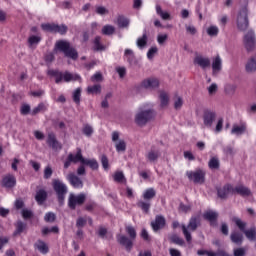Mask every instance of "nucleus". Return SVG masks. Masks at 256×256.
<instances>
[{"label":"nucleus","instance_id":"nucleus-1","mask_svg":"<svg viewBox=\"0 0 256 256\" xmlns=\"http://www.w3.org/2000/svg\"><path fill=\"white\" fill-rule=\"evenodd\" d=\"M47 75H49L50 77H55V83L57 85H59V83H62V81H64V83H71V81H78L79 83H81L83 81L81 75L71 73L69 71L62 72L59 70L50 69L47 71Z\"/></svg>","mask_w":256,"mask_h":256},{"label":"nucleus","instance_id":"nucleus-2","mask_svg":"<svg viewBox=\"0 0 256 256\" xmlns=\"http://www.w3.org/2000/svg\"><path fill=\"white\" fill-rule=\"evenodd\" d=\"M54 50L60 51V53H63L65 57L72 59V61L79 59V52H77V49L71 47V43L68 41L58 40L55 43Z\"/></svg>","mask_w":256,"mask_h":256},{"label":"nucleus","instance_id":"nucleus-3","mask_svg":"<svg viewBox=\"0 0 256 256\" xmlns=\"http://www.w3.org/2000/svg\"><path fill=\"white\" fill-rule=\"evenodd\" d=\"M201 225V217L195 215L192 216L189 220L188 226L182 225V233L187 241V243H191L193 237L191 236L190 231H197V228ZM190 231H189V230Z\"/></svg>","mask_w":256,"mask_h":256},{"label":"nucleus","instance_id":"nucleus-4","mask_svg":"<svg viewBox=\"0 0 256 256\" xmlns=\"http://www.w3.org/2000/svg\"><path fill=\"white\" fill-rule=\"evenodd\" d=\"M52 187L57 195V200L59 205L65 203V195H67V185L59 179H54L52 181Z\"/></svg>","mask_w":256,"mask_h":256},{"label":"nucleus","instance_id":"nucleus-5","mask_svg":"<svg viewBox=\"0 0 256 256\" xmlns=\"http://www.w3.org/2000/svg\"><path fill=\"white\" fill-rule=\"evenodd\" d=\"M207 172L205 170L198 168L196 170H190L186 172V177H188L189 181L195 183L196 185H203L205 183V176Z\"/></svg>","mask_w":256,"mask_h":256},{"label":"nucleus","instance_id":"nucleus-6","mask_svg":"<svg viewBox=\"0 0 256 256\" xmlns=\"http://www.w3.org/2000/svg\"><path fill=\"white\" fill-rule=\"evenodd\" d=\"M153 117V110H142L136 114L135 123L136 125H139V127H144V125H147V123H149Z\"/></svg>","mask_w":256,"mask_h":256},{"label":"nucleus","instance_id":"nucleus-7","mask_svg":"<svg viewBox=\"0 0 256 256\" xmlns=\"http://www.w3.org/2000/svg\"><path fill=\"white\" fill-rule=\"evenodd\" d=\"M248 10L246 7L242 8L237 17V28L239 31H247L249 28V17L247 16Z\"/></svg>","mask_w":256,"mask_h":256},{"label":"nucleus","instance_id":"nucleus-8","mask_svg":"<svg viewBox=\"0 0 256 256\" xmlns=\"http://www.w3.org/2000/svg\"><path fill=\"white\" fill-rule=\"evenodd\" d=\"M87 196L85 193H80L78 195L70 194L68 198V207L71 211H75L77 209V205L81 206L85 203Z\"/></svg>","mask_w":256,"mask_h":256},{"label":"nucleus","instance_id":"nucleus-9","mask_svg":"<svg viewBox=\"0 0 256 256\" xmlns=\"http://www.w3.org/2000/svg\"><path fill=\"white\" fill-rule=\"evenodd\" d=\"M202 119L204 126L211 129L213 127V123H215V119H217V113L213 110L206 109L203 112Z\"/></svg>","mask_w":256,"mask_h":256},{"label":"nucleus","instance_id":"nucleus-10","mask_svg":"<svg viewBox=\"0 0 256 256\" xmlns=\"http://www.w3.org/2000/svg\"><path fill=\"white\" fill-rule=\"evenodd\" d=\"M71 163H81V148H77V152L68 154L66 160L64 161V169H69Z\"/></svg>","mask_w":256,"mask_h":256},{"label":"nucleus","instance_id":"nucleus-11","mask_svg":"<svg viewBox=\"0 0 256 256\" xmlns=\"http://www.w3.org/2000/svg\"><path fill=\"white\" fill-rule=\"evenodd\" d=\"M46 143L54 151H57V149H63L61 142H59V140H57V135H55V132L48 133Z\"/></svg>","mask_w":256,"mask_h":256},{"label":"nucleus","instance_id":"nucleus-12","mask_svg":"<svg viewBox=\"0 0 256 256\" xmlns=\"http://www.w3.org/2000/svg\"><path fill=\"white\" fill-rule=\"evenodd\" d=\"M217 195L220 199H227L229 195H234L233 185L226 184L221 188H217Z\"/></svg>","mask_w":256,"mask_h":256},{"label":"nucleus","instance_id":"nucleus-13","mask_svg":"<svg viewBox=\"0 0 256 256\" xmlns=\"http://www.w3.org/2000/svg\"><path fill=\"white\" fill-rule=\"evenodd\" d=\"M0 185L6 189H13L17 185V178L13 174H8L2 178Z\"/></svg>","mask_w":256,"mask_h":256},{"label":"nucleus","instance_id":"nucleus-14","mask_svg":"<svg viewBox=\"0 0 256 256\" xmlns=\"http://www.w3.org/2000/svg\"><path fill=\"white\" fill-rule=\"evenodd\" d=\"M244 45L247 51H253L255 49V32L248 31L244 36Z\"/></svg>","mask_w":256,"mask_h":256},{"label":"nucleus","instance_id":"nucleus-15","mask_svg":"<svg viewBox=\"0 0 256 256\" xmlns=\"http://www.w3.org/2000/svg\"><path fill=\"white\" fill-rule=\"evenodd\" d=\"M67 181L74 189H83V180H81V178L74 173L68 174Z\"/></svg>","mask_w":256,"mask_h":256},{"label":"nucleus","instance_id":"nucleus-16","mask_svg":"<svg viewBox=\"0 0 256 256\" xmlns=\"http://www.w3.org/2000/svg\"><path fill=\"white\" fill-rule=\"evenodd\" d=\"M80 163L82 165H86L87 167H90L92 171H97L99 169V162H97V159L92 158V159H87L83 157V152H81V158H80Z\"/></svg>","mask_w":256,"mask_h":256},{"label":"nucleus","instance_id":"nucleus-17","mask_svg":"<svg viewBox=\"0 0 256 256\" xmlns=\"http://www.w3.org/2000/svg\"><path fill=\"white\" fill-rule=\"evenodd\" d=\"M117 241L122 247H125L126 251L130 253L131 249H133V241L129 239L125 235H118Z\"/></svg>","mask_w":256,"mask_h":256},{"label":"nucleus","instance_id":"nucleus-18","mask_svg":"<svg viewBox=\"0 0 256 256\" xmlns=\"http://www.w3.org/2000/svg\"><path fill=\"white\" fill-rule=\"evenodd\" d=\"M165 225H166L165 217L161 215H157L155 217V221L151 222V227L155 232L161 231V229H163Z\"/></svg>","mask_w":256,"mask_h":256},{"label":"nucleus","instance_id":"nucleus-19","mask_svg":"<svg viewBox=\"0 0 256 256\" xmlns=\"http://www.w3.org/2000/svg\"><path fill=\"white\" fill-rule=\"evenodd\" d=\"M219 217V213L215 212V211H207L203 214V218L206 221H209L210 225L212 227H217V219Z\"/></svg>","mask_w":256,"mask_h":256},{"label":"nucleus","instance_id":"nucleus-20","mask_svg":"<svg viewBox=\"0 0 256 256\" xmlns=\"http://www.w3.org/2000/svg\"><path fill=\"white\" fill-rule=\"evenodd\" d=\"M194 65H198L201 69L205 70L208 67H211V60L207 57L196 56L194 58Z\"/></svg>","mask_w":256,"mask_h":256},{"label":"nucleus","instance_id":"nucleus-21","mask_svg":"<svg viewBox=\"0 0 256 256\" xmlns=\"http://www.w3.org/2000/svg\"><path fill=\"white\" fill-rule=\"evenodd\" d=\"M234 195H240V197H251L252 192L247 186L238 185L234 188Z\"/></svg>","mask_w":256,"mask_h":256},{"label":"nucleus","instance_id":"nucleus-22","mask_svg":"<svg viewBox=\"0 0 256 256\" xmlns=\"http://www.w3.org/2000/svg\"><path fill=\"white\" fill-rule=\"evenodd\" d=\"M141 86L144 87V89H157V87H159V79L147 78L142 81Z\"/></svg>","mask_w":256,"mask_h":256},{"label":"nucleus","instance_id":"nucleus-23","mask_svg":"<svg viewBox=\"0 0 256 256\" xmlns=\"http://www.w3.org/2000/svg\"><path fill=\"white\" fill-rule=\"evenodd\" d=\"M223 69V61L221 56L217 55L212 61V75H217Z\"/></svg>","mask_w":256,"mask_h":256},{"label":"nucleus","instance_id":"nucleus-24","mask_svg":"<svg viewBox=\"0 0 256 256\" xmlns=\"http://www.w3.org/2000/svg\"><path fill=\"white\" fill-rule=\"evenodd\" d=\"M34 249H37V251H39V253L42 255H47V253H49V245H47V243L41 239L34 243Z\"/></svg>","mask_w":256,"mask_h":256},{"label":"nucleus","instance_id":"nucleus-25","mask_svg":"<svg viewBox=\"0 0 256 256\" xmlns=\"http://www.w3.org/2000/svg\"><path fill=\"white\" fill-rule=\"evenodd\" d=\"M35 201L38 205H43L47 201V191L40 189L36 192Z\"/></svg>","mask_w":256,"mask_h":256},{"label":"nucleus","instance_id":"nucleus-26","mask_svg":"<svg viewBox=\"0 0 256 256\" xmlns=\"http://www.w3.org/2000/svg\"><path fill=\"white\" fill-rule=\"evenodd\" d=\"M230 241L235 245H243V234L239 231H233L230 235Z\"/></svg>","mask_w":256,"mask_h":256},{"label":"nucleus","instance_id":"nucleus-27","mask_svg":"<svg viewBox=\"0 0 256 256\" xmlns=\"http://www.w3.org/2000/svg\"><path fill=\"white\" fill-rule=\"evenodd\" d=\"M159 157H161V152L155 149H151L146 155V159H148L150 163H155V161H157Z\"/></svg>","mask_w":256,"mask_h":256},{"label":"nucleus","instance_id":"nucleus-28","mask_svg":"<svg viewBox=\"0 0 256 256\" xmlns=\"http://www.w3.org/2000/svg\"><path fill=\"white\" fill-rule=\"evenodd\" d=\"M247 131V124L242 123L240 126L239 125H233L231 134L232 135H243Z\"/></svg>","mask_w":256,"mask_h":256},{"label":"nucleus","instance_id":"nucleus-29","mask_svg":"<svg viewBox=\"0 0 256 256\" xmlns=\"http://www.w3.org/2000/svg\"><path fill=\"white\" fill-rule=\"evenodd\" d=\"M157 195V191H155L154 188H147L143 194L142 197L144 201H151V199H155V196Z\"/></svg>","mask_w":256,"mask_h":256},{"label":"nucleus","instance_id":"nucleus-30","mask_svg":"<svg viewBox=\"0 0 256 256\" xmlns=\"http://www.w3.org/2000/svg\"><path fill=\"white\" fill-rule=\"evenodd\" d=\"M47 109H48V105L45 104L44 102H41L37 105V107L32 109L31 115L35 116V115H39V113H45Z\"/></svg>","mask_w":256,"mask_h":256},{"label":"nucleus","instance_id":"nucleus-31","mask_svg":"<svg viewBox=\"0 0 256 256\" xmlns=\"http://www.w3.org/2000/svg\"><path fill=\"white\" fill-rule=\"evenodd\" d=\"M39 43H41V36H35V35L29 36L28 47L30 49H35Z\"/></svg>","mask_w":256,"mask_h":256},{"label":"nucleus","instance_id":"nucleus-32","mask_svg":"<svg viewBox=\"0 0 256 256\" xmlns=\"http://www.w3.org/2000/svg\"><path fill=\"white\" fill-rule=\"evenodd\" d=\"M136 205L143 211V213H149V210L151 209V202H149V200H139Z\"/></svg>","mask_w":256,"mask_h":256},{"label":"nucleus","instance_id":"nucleus-33","mask_svg":"<svg viewBox=\"0 0 256 256\" xmlns=\"http://www.w3.org/2000/svg\"><path fill=\"white\" fill-rule=\"evenodd\" d=\"M156 13L161 17L163 21H171V14L169 12L163 11V8L161 6L157 5L156 6Z\"/></svg>","mask_w":256,"mask_h":256},{"label":"nucleus","instance_id":"nucleus-34","mask_svg":"<svg viewBox=\"0 0 256 256\" xmlns=\"http://www.w3.org/2000/svg\"><path fill=\"white\" fill-rule=\"evenodd\" d=\"M247 73H253L256 71V56L251 57L246 64Z\"/></svg>","mask_w":256,"mask_h":256},{"label":"nucleus","instance_id":"nucleus-35","mask_svg":"<svg viewBox=\"0 0 256 256\" xmlns=\"http://www.w3.org/2000/svg\"><path fill=\"white\" fill-rule=\"evenodd\" d=\"M57 24L55 23H44L41 24L42 31H46V33H56Z\"/></svg>","mask_w":256,"mask_h":256},{"label":"nucleus","instance_id":"nucleus-36","mask_svg":"<svg viewBox=\"0 0 256 256\" xmlns=\"http://www.w3.org/2000/svg\"><path fill=\"white\" fill-rule=\"evenodd\" d=\"M42 236L47 237L49 233L59 234V226L43 227L41 230Z\"/></svg>","mask_w":256,"mask_h":256},{"label":"nucleus","instance_id":"nucleus-37","mask_svg":"<svg viewBox=\"0 0 256 256\" xmlns=\"http://www.w3.org/2000/svg\"><path fill=\"white\" fill-rule=\"evenodd\" d=\"M25 229H27V224H25L23 221H18L16 223V230L14 231L13 236L17 237V235H21Z\"/></svg>","mask_w":256,"mask_h":256},{"label":"nucleus","instance_id":"nucleus-38","mask_svg":"<svg viewBox=\"0 0 256 256\" xmlns=\"http://www.w3.org/2000/svg\"><path fill=\"white\" fill-rule=\"evenodd\" d=\"M99 93H101V84H95L87 87L88 95H99Z\"/></svg>","mask_w":256,"mask_h":256},{"label":"nucleus","instance_id":"nucleus-39","mask_svg":"<svg viewBox=\"0 0 256 256\" xmlns=\"http://www.w3.org/2000/svg\"><path fill=\"white\" fill-rule=\"evenodd\" d=\"M117 25L120 29H125V27H129V19L123 15H120L117 18Z\"/></svg>","mask_w":256,"mask_h":256},{"label":"nucleus","instance_id":"nucleus-40","mask_svg":"<svg viewBox=\"0 0 256 256\" xmlns=\"http://www.w3.org/2000/svg\"><path fill=\"white\" fill-rule=\"evenodd\" d=\"M169 239L170 243H173L174 245H179L180 247L185 245V240H183V238L179 237L177 234H173Z\"/></svg>","mask_w":256,"mask_h":256},{"label":"nucleus","instance_id":"nucleus-41","mask_svg":"<svg viewBox=\"0 0 256 256\" xmlns=\"http://www.w3.org/2000/svg\"><path fill=\"white\" fill-rule=\"evenodd\" d=\"M93 43H94L93 49H94L95 51H105V46H104L103 44H101V38H100V36H96V37L94 38Z\"/></svg>","mask_w":256,"mask_h":256},{"label":"nucleus","instance_id":"nucleus-42","mask_svg":"<svg viewBox=\"0 0 256 256\" xmlns=\"http://www.w3.org/2000/svg\"><path fill=\"white\" fill-rule=\"evenodd\" d=\"M169 105V94L160 92V107H167Z\"/></svg>","mask_w":256,"mask_h":256},{"label":"nucleus","instance_id":"nucleus-43","mask_svg":"<svg viewBox=\"0 0 256 256\" xmlns=\"http://www.w3.org/2000/svg\"><path fill=\"white\" fill-rule=\"evenodd\" d=\"M244 235L249 241H255L256 230L255 228H250L249 230L244 231Z\"/></svg>","mask_w":256,"mask_h":256},{"label":"nucleus","instance_id":"nucleus-44","mask_svg":"<svg viewBox=\"0 0 256 256\" xmlns=\"http://www.w3.org/2000/svg\"><path fill=\"white\" fill-rule=\"evenodd\" d=\"M209 169H219L220 163L217 157H212L208 162Z\"/></svg>","mask_w":256,"mask_h":256},{"label":"nucleus","instance_id":"nucleus-45","mask_svg":"<svg viewBox=\"0 0 256 256\" xmlns=\"http://www.w3.org/2000/svg\"><path fill=\"white\" fill-rule=\"evenodd\" d=\"M207 35H209V37H217L219 35V27L217 26L208 27Z\"/></svg>","mask_w":256,"mask_h":256},{"label":"nucleus","instance_id":"nucleus-46","mask_svg":"<svg viewBox=\"0 0 256 256\" xmlns=\"http://www.w3.org/2000/svg\"><path fill=\"white\" fill-rule=\"evenodd\" d=\"M57 216L53 212H47L44 216L45 223H55Z\"/></svg>","mask_w":256,"mask_h":256},{"label":"nucleus","instance_id":"nucleus-47","mask_svg":"<svg viewBox=\"0 0 256 256\" xmlns=\"http://www.w3.org/2000/svg\"><path fill=\"white\" fill-rule=\"evenodd\" d=\"M113 179L116 183H123V181H125V174L121 171H117L114 173Z\"/></svg>","mask_w":256,"mask_h":256},{"label":"nucleus","instance_id":"nucleus-48","mask_svg":"<svg viewBox=\"0 0 256 256\" xmlns=\"http://www.w3.org/2000/svg\"><path fill=\"white\" fill-rule=\"evenodd\" d=\"M67 31H69V28L67 27V25L62 24H56V33H59V35H66Z\"/></svg>","mask_w":256,"mask_h":256},{"label":"nucleus","instance_id":"nucleus-49","mask_svg":"<svg viewBox=\"0 0 256 256\" xmlns=\"http://www.w3.org/2000/svg\"><path fill=\"white\" fill-rule=\"evenodd\" d=\"M67 31H69V28L67 27V25L62 24H56V33H59V35H66Z\"/></svg>","mask_w":256,"mask_h":256},{"label":"nucleus","instance_id":"nucleus-50","mask_svg":"<svg viewBox=\"0 0 256 256\" xmlns=\"http://www.w3.org/2000/svg\"><path fill=\"white\" fill-rule=\"evenodd\" d=\"M115 33V27L111 25H105L102 28V35H113Z\"/></svg>","mask_w":256,"mask_h":256},{"label":"nucleus","instance_id":"nucleus-51","mask_svg":"<svg viewBox=\"0 0 256 256\" xmlns=\"http://www.w3.org/2000/svg\"><path fill=\"white\" fill-rule=\"evenodd\" d=\"M82 133L86 137H91V135H93V127L89 124L84 125L82 128Z\"/></svg>","mask_w":256,"mask_h":256},{"label":"nucleus","instance_id":"nucleus-52","mask_svg":"<svg viewBox=\"0 0 256 256\" xmlns=\"http://www.w3.org/2000/svg\"><path fill=\"white\" fill-rule=\"evenodd\" d=\"M147 45V32H144L142 37L137 39V46L140 48L145 47Z\"/></svg>","mask_w":256,"mask_h":256},{"label":"nucleus","instance_id":"nucleus-53","mask_svg":"<svg viewBox=\"0 0 256 256\" xmlns=\"http://www.w3.org/2000/svg\"><path fill=\"white\" fill-rule=\"evenodd\" d=\"M73 101L74 103H76V105H79V103H81V88H77L73 92Z\"/></svg>","mask_w":256,"mask_h":256},{"label":"nucleus","instance_id":"nucleus-54","mask_svg":"<svg viewBox=\"0 0 256 256\" xmlns=\"http://www.w3.org/2000/svg\"><path fill=\"white\" fill-rule=\"evenodd\" d=\"M233 221H234L235 225L238 227V229H240V231H242L244 233L245 227H247V223L243 222L239 218H234Z\"/></svg>","mask_w":256,"mask_h":256},{"label":"nucleus","instance_id":"nucleus-55","mask_svg":"<svg viewBox=\"0 0 256 256\" xmlns=\"http://www.w3.org/2000/svg\"><path fill=\"white\" fill-rule=\"evenodd\" d=\"M116 151H117L118 153L127 151V144H126L123 140H120V141L116 144Z\"/></svg>","mask_w":256,"mask_h":256},{"label":"nucleus","instance_id":"nucleus-56","mask_svg":"<svg viewBox=\"0 0 256 256\" xmlns=\"http://www.w3.org/2000/svg\"><path fill=\"white\" fill-rule=\"evenodd\" d=\"M124 57H126L128 63H131V61H133V59H135V54H133V50L126 49L124 52Z\"/></svg>","mask_w":256,"mask_h":256},{"label":"nucleus","instance_id":"nucleus-57","mask_svg":"<svg viewBox=\"0 0 256 256\" xmlns=\"http://www.w3.org/2000/svg\"><path fill=\"white\" fill-rule=\"evenodd\" d=\"M100 161L103 169L107 171L109 169V158H107V155H102Z\"/></svg>","mask_w":256,"mask_h":256},{"label":"nucleus","instance_id":"nucleus-58","mask_svg":"<svg viewBox=\"0 0 256 256\" xmlns=\"http://www.w3.org/2000/svg\"><path fill=\"white\" fill-rule=\"evenodd\" d=\"M21 115H29L31 113V106L29 104H23L20 108Z\"/></svg>","mask_w":256,"mask_h":256},{"label":"nucleus","instance_id":"nucleus-59","mask_svg":"<svg viewBox=\"0 0 256 256\" xmlns=\"http://www.w3.org/2000/svg\"><path fill=\"white\" fill-rule=\"evenodd\" d=\"M126 232L128 233L130 239H135L137 237V232L135 231V228H133V226H127Z\"/></svg>","mask_w":256,"mask_h":256},{"label":"nucleus","instance_id":"nucleus-60","mask_svg":"<svg viewBox=\"0 0 256 256\" xmlns=\"http://www.w3.org/2000/svg\"><path fill=\"white\" fill-rule=\"evenodd\" d=\"M84 225H87V219L83 218V217H79L77 220H76V227L78 229H82V227Z\"/></svg>","mask_w":256,"mask_h":256},{"label":"nucleus","instance_id":"nucleus-61","mask_svg":"<svg viewBox=\"0 0 256 256\" xmlns=\"http://www.w3.org/2000/svg\"><path fill=\"white\" fill-rule=\"evenodd\" d=\"M52 175H53V169H51V166H47L44 169V179H51Z\"/></svg>","mask_w":256,"mask_h":256},{"label":"nucleus","instance_id":"nucleus-62","mask_svg":"<svg viewBox=\"0 0 256 256\" xmlns=\"http://www.w3.org/2000/svg\"><path fill=\"white\" fill-rule=\"evenodd\" d=\"M22 217H23V219H31L33 217V211L28 210V209H23Z\"/></svg>","mask_w":256,"mask_h":256},{"label":"nucleus","instance_id":"nucleus-63","mask_svg":"<svg viewBox=\"0 0 256 256\" xmlns=\"http://www.w3.org/2000/svg\"><path fill=\"white\" fill-rule=\"evenodd\" d=\"M157 51H158L157 47H151L147 52V58L153 59V57H155V54L157 53Z\"/></svg>","mask_w":256,"mask_h":256},{"label":"nucleus","instance_id":"nucleus-64","mask_svg":"<svg viewBox=\"0 0 256 256\" xmlns=\"http://www.w3.org/2000/svg\"><path fill=\"white\" fill-rule=\"evenodd\" d=\"M234 256H245V249H243V248L235 249Z\"/></svg>","mask_w":256,"mask_h":256}]
</instances>
